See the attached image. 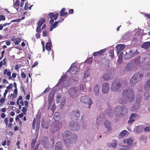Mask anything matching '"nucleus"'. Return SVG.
Masks as SVG:
<instances>
[{"mask_svg": "<svg viewBox=\"0 0 150 150\" xmlns=\"http://www.w3.org/2000/svg\"><path fill=\"white\" fill-rule=\"evenodd\" d=\"M100 63L102 64H104V65L106 67H109V63L110 62L109 60H107L105 58H102L99 60Z\"/></svg>", "mask_w": 150, "mask_h": 150, "instance_id": "obj_20", "label": "nucleus"}, {"mask_svg": "<svg viewBox=\"0 0 150 150\" xmlns=\"http://www.w3.org/2000/svg\"><path fill=\"white\" fill-rule=\"evenodd\" d=\"M106 50L105 49H104L102 50H101L98 52H93L92 55L94 57H96L98 56H100L104 54Z\"/></svg>", "mask_w": 150, "mask_h": 150, "instance_id": "obj_17", "label": "nucleus"}, {"mask_svg": "<svg viewBox=\"0 0 150 150\" xmlns=\"http://www.w3.org/2000/svg\"><path fill=\"white\" fill-rule=\"evenodd\" d=\"M109 56L112 58H114V54L113 50H110L109 51Z\"/></svg>", "mask_w": 150, "mask_h": 150, "instance_id": "obj_46", "label": "nucleus"}, {"mask_svg": "<svg viewBox=\"0 0 150 150\" xmlns=\"http://www.w3.org/2000/svg\"><path fill=\"white\" fill-rule=\"evenodd\" d=\"M99 88L97 85H96L94 87V92L95 95L98 96L99 95Z\"/></svg>", "mask_w": 150, "mask_h": 150, "instance_id": "obj_33", "label": "nucleus"}, {"mask_svg": "<svg viewBox=\"0 0 150 150\" xmlns=\"http://www.w3.org/2000/svg\"><path fill=\"white\" fill-rule=\"evenodd\" d=\"M20 20H21L20 19L18 18L17 19H15V20H13L11 21V23L15 22H18L20 21Z\"/></svg>", "mask_w": 150, "mask_h": 150, "instance_id": "obj_57", "label": "nucleus"}, {"mask_svg": "<svg viewBox=\"0 0 150 150\" xmlns=\"http://www.w3.org/2000/svg\"><path fill=\"white\" fill-rule=\"evenodd\" d=\"M144 73L141 72H139L135 73L133 75L136 79L140 81L143 76Z\"/></svg>", "mask_w": 150, "mask_h": 150, "instance_id": "obj_21", "label": "nucleus"}, {"mask_svg": "<svg viewBox=\"0 0 150 150\" xmlns=\"http://www.w3.org/2000/svg\"><path fill=\"white\" fill-rule=\"evenodd\" d=\"M93 58L91 57L87 59L85 61V62L88 64H91L92 62Z\"/></svg>", "mask_w": 150, "mask_h": 150, "instance_id": "obj_44", "label": "nucleus"}, {"mask_svg": "<svg viewBox=\"0 0 150 150\" xmlns=\"http://www.w3.org/2000/svg\"><path fill=\"white\" fill-rule=\"evenodd\" d=\"M53 118L55 121H59L61 119L60 114L58 112H55L53 116Z\"/></svg>", "mask_w": 150, "mask_h": 150, "instance_id": "obj_31", "label": "nucleus"}, {"mask_svg": "<svg viewBox=\"0 0 150 150\" xmlns=\"http://www.w3.org/2000/svg\"><path fill=\"white\" fill-rule=\"evenodd\" d=\"M144 89L148 91L150 89V79L147 80L144 87Z\"/></svg>", "mask_w": 150, "mask_h": 150, "instance_id": "obj_32", "label": "nucleus"}, {"mask_svg": "<svg viewBox=\"0 0 150 150\" xmlns=\"http://www.w3.org/2000/svg\"><path fill=\"white\" fill-rule=\"evenodd\" d=\"M121 86V83L119 81L116 80L112 82L111 86V89L115 92L118 91L120 90Z\"/></svg>", "mask_w": 150, "mask_h": 150, "instance_id": "obj_5", "label": "nucleus"}, {"mask_svg": "<svg viewBox=\"0 0 150 150\" xmlns=\"http://www.w3.org/2000/svg\"><path fill=\"white\" fill-rule=\"evenodd\" d=\"M109 89V85L108 83L107 82L104 83L102 86V91L103 93H107Z\"/></svg>", "mask_w": 150, "mask_h": 150, "instance_id": "obj_13", "label": "nucleus"}, {"mask_svg": "<svg viewBox=\"0 0 150 150\" xmlns=\"http://www.w3.org/2000/svg\"><path fill=\"white\" fill-rule=\"evenodd\" d=\"M78 91L75 88H71L69 90L68 93L71 98H75L76 97L78 94Z\"/></svg>", "mask_w": 150, "mask_h": 150, "instance_id": "obj_8", "label": "nucleus"}, {"mask_svg": "<svg viewBox=\"0 0 150 150\" xmlns=\"http://www.w3.org/2000/svg\"><path fill=\"white\" fill-rule=\"evenodd\" d=\"M45 20L43 18H40L37 22V24L39 26H41L45 22Z\"/></svg>", "mask_w": 150, "mask_h": 150, "instance_id": "obj_38", "label": "nucleus"}, {"mask_svg": "<svg viewBox=\"0 0 150 150\" xmlns=\"http://www.w3.org/2000/svg\"><path fill=\"white\" fill-rule=\"evenodd\" d=\"M90 75V72L88 71H86L84 72V74L83 76L84 79H86Z\"/></svg>", "mask_w": 150, "mask_h": 150, "instance_id": "obj_48", "label": "nucleus"}, {"mask_svg": "<svg viewBox=\"0 0 150 150\" xmlns=\"http://www.w3.org/2000/svg\"><path fill=\"white\" fill-rule=\"evenodd\" d=\"M137 116L136 114L135 113H132L131 114L129 117V120L128 121V123H131L135 121L134 118Z\"/></svg>", "mask_w": 150, "mask_h": 150, "instance_id": "obj_25", "label": "nucleus"}, {"mask_svg": "<svg viewBox=\"0 0 150 150\" xmlns=\"http://www.w3.org/2000/svg\"><path fill=\"white\" fill-rule=\"evenodd\" d=\"M54 94L53 93H50L48 97V104L49 106H51L53 100Z\"/></svg>", "mask_w": 150, "mask_h": 150, "instance_id": "obj_24", "label": "nucleus"}, {"mask_svg": "<svg viewBox=\"0 0 150 150\" xmlns=\"http://www.w3.org/2000/svg\"><path fill=\"white\" fill-rule=\"evenodd\" d=\"M35 122H36V120L35 119V118L33 120V123H32V128L33 129H34L35 127Z\"/></svg>", "mask_w": 150, "mask_h": 150, "instance_id": "obj_52", "label": "nucleus"}, {"mask_svg": "<svg viewBox=\"0 0 150 150\" xmlns=\"http://www.w3.org/2000/svg\"><path fill=\"white\" fill-rule=\"evenodd\" d=\"M41 27V26H39V25H38L36 30V31L38 33H40L41 32L42 30L40 28Z\"/></svg>", "mask_w": 150, "mask_h": 150, "instance_id": "obj_49", "label": "nucleus"}, {"mask_svg": "<svg viewBox=\"0 0 150 150\" xmlns=\"http://www.w3.org/2000/svg\"><path fill=\"white\" fill-rule=\"evenodd\" d=\"M123 142L125 143L127 142L128 145H131L133 142V141L132 139H124Z\"/></svg>", "mask_w": 150, "mask_h": 150, "instance_id": "obj_42", "label": "nucleus"}, {"mask_svg": "<svg viewBox=\"0 0 150 150\" xmlns=\"http://www.w3.org/2000/svg\"><path fill=\"white\" fill-rule=\"evenodd\" d=\"M48 17L50 19L54 18V19L56 20L59 16V15L57 13L54 14V13H50L48 14Z\"/></svg>", "mask_w": 150, "mask_h": 150, "instance_id": "obj_26", "label": "nucleus"}, {"mask_svg": "<svg viewBox=\"0 0 150 150\" xmlns=\"http://www.w3.org/2000/svg\"><path fill=\"white\" fill-rule=\"evenodd\" d=\"M141 47L147 51H150V42H144L142 45Z\"/></svg>", "mask_w": 150, "mask_h": 150, "instance_id": "obj_19", "label": "nucleus"}, {"mask_svg": "<svg viewBox=\"0 0 150 150\" xmlns=\"http://www.w3.org/2000/svg\"><path fill=\"white\" fill-rule=\"evenodd\" d=\"M122 95L124 97L127 98L132 102L134 101L135 98V95L134 90L130 88H127L123 90Z\"/></svg>", "mask_w": 150, "mask_h": 150, "instance_id": "obj_2", "label": "nucleus"}, {"mask_svg": "<svg viewBox=\"0 0 150 150\" xmlns=\"http://www.w3.org/2000/svg\"><path fill=\"white\" fill-rule=\"evenodd\" d=\"M55 150H63L62 144L61 142L58 141L55 144Z\"/></svg>", "mask_w": 150, "mask_h": 150, "instance_id": "obj_22", "label": "nucleus"}, {"mask_svg": "<svg viewBox=\"0 0 150 150\" xmlns=\"http://www.w3.org/2000/svg\"><path fill=\"white\" fill-rule=\"evenodd\" d=\"M28 2H26L25 4V5L24 7V10H26L28 9Z\"/></svg>", "mask_w": 150, "mask_h": 150, "instance_id": "obj_59", "label": "nucleus"}, {"mask_svg": "<svg viewBox=\"0 0 150 150\" xmlns=\"http://www.w3.org/2000/svg\"><path fill=\"white\" fill-rule=\"evenodd\" d=\"M26 108H27L25 107H23L22 109V110H21L23 112V114L24 115L26 113V111L27 110Z\"/></svg>", "mask_w": 150, "mask_h": 150, "instance_id": "obj_50", "label": "nucleus"}, {"mask_svg": "<svg viewBox=\"0 0 150 150\" xmlns=\"http://www.w3.org/2000/svg\"><path fill=\"white\" fill-rule=\"evenodd\" d=\"M21 75L22 76V77L24 79V78H25L26 75L23 72H21Z\"/></svg>", "mask_w": 150, "mask_h": 150, "instance_id": "obj_60", "label": "nucleus"}, {"mask_svg": "<svg viewBox=\"0 0 150 150\" xmlns=\"http://www.w3.org/2000/svg\"><path fill=\"white\" fill-rule=\"evenodd\" d=\"M78 68L76 66H75L72 64L69 69L67 71V72H70L71 74H75L77 72Z\"/></svg>", "mask_w": 150, "mask_h": 150, "instance_id": "obj_12", "label": "nucleus"}, {"mask_svg": "<svg viewBox=\"0 0 150 150\" xmlns=\"http://www.w3.org/2000/svg\"><path fill=\"white\" fill-rule=\"evenodd\" d=\"M38 136H36V138L35 139H33L31 143V149H33L34 147L35 146V144L36 143L37 141V139L38 138Z\"/></svg>", "mask_w": 150, "mask_h": 150, "instance_id": "obj_39", "label": "nucleus"}, {"mask_svg": "<svg viewBox=\"0 0 150 150\" xmlns=\"http://www.w3.org/2000/svg\"><path fill=\"white\" fill-rule=\"evenodd\" d=\"M77 136L76 134L72 133L69 130H66L64 132V136L63 140L64 143L67 145L68 143H75L76 142Z\"/></svg>", "mask_w": 150, "mask_h": 150, "instance_id": "obj_1", "label": "nucleus"}, {"mask_svg": "<svg viewBox=\"0 0 150 150\" xmlns=\"http://www.w3.org/2000/svg\"><path fill=\"white\" fill-rule=\"evenodd\" d=\"M118 102L119 103L121 104H124L127 103V102L126 100H125L124 97H121L118 100Z\"/></svg>", "mask_w": 150, "mask_h": 150, "instance_id": "obj_35", "label": "nucleus"}, {"mask_svg": "<svg viewBox=\"0 0 150 150\" xmlns=\"http://www.w3.org/2000/svg\"><path fill=\"white\" fill-rule=\"evenodd\" d=\"M142 99V97L140 95H137L136 97V98L135 100L136 104L137 105H139L140 106V102H141Z\"/></svg>", "mask_w": 150, "mask_h": 150, "instance_id": "obj_29", "label": "nucleus"}, {"mask_svg": "<svg viewBox=\"0 0 150 150\" xmlns=\"http://www.w3.org/2000/svg\"><path fill=\"white\" fill-rule=\"evenodd\" d=\"M0 18H1V20L3 21L5 20L6 19L5 17L3 15H0Z\"/></svg>", "mask_w": 150, "mask_h": 150, "instance_id": "obj_62", "label": "nucleus"}, {"mask_svg": "<svg viewBox=\"0 0 150 150\" xmlns=\"http://www.w3.org/2000/svg\"><path fill=\"white\" fill-rule=\"evenodd\" d=\"M17 96V95L15 93H13L11 94V96L12 98V100H13V98H16Z\"/></svg>", "mask_w": 150, "mask_h": 150, "instance_id": "obj_56", "label": "nucleus"}, {"mask_svg": "<svg viewBox=\"0 0 150 150\" xmlns=\"http://www.w3.org/2000/svg\"><path fill=\"white\" fill-rule=\"evenodd\" d=\"M80 115V111L79 110L73 111L70 113V116L72 119H74L76 120H77Z\"/></svg>", "mask_w": 150, "mask_h": 150, "instance_id": "obj_10", "label": "nucleus"}, {"mask_svg": "<svg viewBox=\"0 0 150 150\" xmlns=\"http://www.w3.org/2000/svg\"><path fill=\"white\" fill-rule=\"evenodd\" d=\"M6 74L8 76V79L9 80L12 79V77L15 78L16 77V74L15 73H13L12 74V76H11V72L9 71H8L7 69H5L4 72V74Z\"/></svg>", "mask_w": 150, "mask_h": 150, "instance_id": "obj_11", "label": "nucleus"}, {"mask_svg": "<svg viewBox=\"0 0 150 150\" xmlns=\"http://www.w3.org/2000/svg\"><path fill=\"white\" fill-rule=\"evenodd\" d=\"M11 40L15 45H18L21 42L22 39L20 38H16L15 37H13L11 38Z\"/></svg>", "mask_w": 150, "mask_h": 150, "instance_id": "obj_23", "label": "nucleus"}, {"mask_svg": "<svg viewBox=\"0 0 150 150\" xmlns=\"http://www.w3.org/2000/svg\"><path fill=\"white\" fill-rule=\"evenodd\" d=\"M103 79L105 81H108L111 79L110 75L108 73H105L103 76Z\"/></svg>", "mask_w": 150, "mask_h": 150, "instance_id": "obj_34", "label": "nucleus"}, {"mask_svg": "<svg viewBox=\"0 0 150 150\" xmlns=\"http://www.w3.org/2000/svg\"><path fill=\"white\" fill-rule=\"evenodd\" d=\"M67 76L65 75L62 76L60 79L59 80V82L57 84V86H59V85L61 83L62 84L64 83V81L65 80Z\"/></svg>", "mask_w": 150, "mask_h": 150, "instance_id": "obj_30", "label": "nucleus"}, {"mask_svg": "<svg viewBox=\"0 0 150 150\" xmlns=\"http://www.w3.org/2000/svg\"><path fill=\"white\" fill-rule=\"evenodd\" d=\"M125 47V45L122 44H117L116 45L115 48L116 49L117 53L118 55L121 51L123 50Z\"/></svg>", "mask_w": 150, "mask_h": 150, "instance_id": "obj_15", "label": "nucleus"}, {"mask_svg": "<svg viewBox=\"0 0 150 150\" xmlns=\"http://www.w3.org/2000/svg\"><path fill=\"white\" fill-rule=\"evenodd\" d=\"M62 127V123L60 122L54 123L51 125L50 126L51 132L54 133L61 128Z\"/></svg>", "mask_w": 150, "mask_h": 150, "instance_id": "obj_4", "label": "nucleus"}, {"mask_svg": "<svg viewBox=\"0 0 150 150\" xmlns=\"http://www.w3.org/2000/svg\"><path fill=\"white\" fill-rule=\"evenodd\" d=\"M65 8H62L60 11V15L61 16H63L66 15L68 13L67 12H65Z\"/></svg>", "mask_w": 150, "mask_h": 150, "instance_id": "obj_37", "label": "nucleus"}, {"mask_svg": "<svg viewBox=\"0 0 150 150\" xmlns=\"http://www.w3.org/2000/svg\"><path fill=\"white\" fill-rule=\"evenodd\" d=\"M140 106L139 105L136 104V103L134 105H132L130 108V110L132 111H134L137 109Z\"/></svg>", "mask_w": 150, "mask_h": 150, "instance_id": "obj_40", "label": "nucleus"}, {"mask_svg": "<svg viewBox=\"0 0 150 150\" xmlns=\"http://www.w3.org/2000/svg\"><path fill=\"white\" fill-rule=\"evenodd\" d=\"M47 35V31L44 30L43 31V36H46Z\"/></svg>", "mask_w": 150, "mask_h": 150, "instance_id": "obj_63", "label": "nucleus"}, {"mask_svg": "<svg viewBox=\"0 0 150 150\" xmlns=\"http://www.w3.org/2000/svg\"><path fill=\"white\" fill-rule=\"evenodd\" d=\"M127 131L126 130H123L120 133V135L121 137H123L126 134Z\"/></svg>", "mask_w": 150, "mask_h": 150, "instance_id": "obj_45", "label": "nucleus"}, {"mask_svg": "<svg viewBox=\"0 0 150 150\" xmlns=\"http://www.w3.org/2000/svg\"><path fill=\"white\" fill-rule=\"evenodd\" d=\"M123 54V53L122 52H121L118 58V59L117 60L118 63L120 64L122 63V55Z\"/></svg>", "mask_w": 150, "mask_h": 150, "instance_id": "obj_41", "label": "nucleus"}, {"mask_svg": "<svg viewBox=\"0 0 150 150\" xmlns=\"http://www.w3.org/2000/svg\"><path fill=\"white\" fill-rule=\"evenodd\" d=\"M135 52H133L131 50H130L129 53H126L124 55V57L125 59H129L133 57L135 55Z\"/></svg>", "mask_w": 150, "mask_h": 150, "instance_id": "obj_16", "label": "nucleus"}, {"mask_svg": "<svg viewBox=\"0 0 150 150\" xmlns=\"http://www.w3.org/2000/svg\"><path fill=\"white\" fill-rule=\"evenodd\" d=\"M104 125L107 128V130L108 132H110L111 130L110 123L109 121L106 120L104 122Z\"/></svg>", "mask_w": 150, "mask_h": 150, "instance_id": "obj_27", "label": "nucleus"}, {"mask_svg": "<svg viewBox=\"0 0 150 150\" xmlns=\"http://www.w3.org/2000/svg\"><path fill=\"white\" fill-rule=\"evenodd\" d=\"M8 119L7 117H6L4 119V122L5 123V125L6 126L8 125Z\"/></svg>", "mask_w": 150, "mask_h": 150, "instance_id": "obj_58", "label": "nucleus"}, {"mask_svg": "<svg viewBox=\"0 0 150 150\" xmlns=\"http://www.w3.org/2000/svg\"><path fill=\"white\" fill-rule=\"evenodd\" d=\"M74 10L72 9H70L69 11V14H72L74 13Z\"/></svg>", "mask_w": 150, "mask_h": 150, "instance_id": "obj_64", "label": "nucleus"}, {"mask_svg": "<svg viewBox=\"0 0 150 150\" xmlns=\"http://www.w3.org/2000/svg\"><path fill=\"white\" fill-rule=\"evenodd\" d=\"M20 5V1L19 0H16L15 2H14L13 6L15 7H16L18 8Z\"/></svg>", "mask_w": 150, "mask_h": 150, "instance_id": "obj_47", "label": "nucleus"}, {"mask_svg": "<svg viewBox=\"0 0 150 150\" xmlns=\"http://www.w3.org/2000/svg\"><path fill=\"white\" fill-rule=\"evenodd\" d=\"M13 86L12 83H10L9 86H7L6 88H7V89L8 90H10L11 89V88L13 87Z\"/></svg>", "mask_w": 150, "mask_h": 150, "instance_id": "obj_54", "label": "nucleus"}, {"mask_svg": "<svg viewBox=\"0 0 150 150\" xmlns=\"http://www.w3.org/2000/svg\"><path fill=\"white\" fill-rule=\"evenodd\" d=\"M145 98L146 100L149 98V94L148 92H147L144 94Z\"/></svg>", "mask_w": 150, "mask_h": 150, "instance_id": "obj_51", "label": "nucleus"}, {"mask_svg": "<svg viewBox=\"0 0 150 150\" xmlns=\"http://www.w3.org/2000/svg\"><path fill=\"white\" fill-rule=\"evenodd\" d=\"M42 143L44 147L47 148H49L50 144L48 141V138L46 137H44L43 138Z\"/></svg>", "mask_w": 150, "mask_h": 150, "instance_id": "obj_14", "label": "nucleus"}, {"mask_svg": "<svg viewBox=\"0 0 150 150\" xmlns=\"http://www.w3.org/2000/svg\"><path fill=\"white\" fill-rule=\"evenodd\" d=\"M49 91V88L48 87L46 88L44 91L42 93V94L43 95L45 94L46 93L48 92Z\"/></svg>", "mask_w": 150, "mask_h": 150, "instance_id": "obj_53", "label": "nucleus"}, {"mask_svg": "<svg viewBox=\"0 0 150 150\" xmlns=\"http://www.w3.org/2000/svg\"><path fill=\"white\" fill-rule=\"evenodd\" d=\"M81 102L83 103L88 105V108H90L92 102L89 97L83 96H81L80 99Z\"/></svg>", "mask_w": 150, "mask_h": 150, "instance_id": "obj_6", "label": "nucleus"}, {"mask_svg": "<svg viewBox=\"0 0 150 150\" xmlns=\"http://www.w3.org/2000/svg\"><path fill=\"white\" fill-rule=\"evenodd\" d=\"M134 64L130 62L127 64L124 68L123 71L124 72L133 71L134 69Z\"/></svg>", "mask_w": 150, "mask_h": 150, "instance_id": "obj_9", "label": "nucleus"}, {"mask_svg": "<svg viewBox=\"0 0 150 150\" xmlns=\"http://www.w3.org/2000/svg\"><path fill=\"white\" fill-rule=\"evenodd\" d=\"M128 112L127 108L125 106H117L115 107L114 113L118 117L125 116Z\"/></svg>", "mask_w": 150, "mask_h": 150, "instance_id": "obj_3", "label": "nucleus"}, {"mask_svg": "<svg viewBox=\"0 0 150 150\" xmlns=\"http://www.w3.org/2000/svg\"><path fill=\"white\" fill-rule=\"evenodd\" d=\"M42 127L43 128L47 129L48 128L50 123L49 122L43 120L42 122Z\"/></svg>", "mask_w": 150, "mask_h": 150, "instance_id": "obj_28", "label": "nucleus"}, {"mask_svg": "<svg viewBox=\"0 0 150 150\" xmlns=\"http://www.w3.org/2000/svg\"><path fill=\"white\" fill-rule=\"evenodd\" d=\"M38 64V62H37V61L35 62H34V64L33 65H32L31 67L32 68H33L34 67H35Z\"/></svg>", "mask_w": 150, "mask_h": 150, "instance_id": "obj_61", "label": "nucleus"}, {"mask_svg": "<svg viewBox=\"0 0 150 150\" xmlns=\"http://www.w3.org/2000/svg\"><path fill=\"white\" fill-rule=\"evenodd\" d=\"M64 20V19H63L62 18H61L60 20H59L55 22L52 25L53 27H54V28H55L56 27V25H57L58 23L61 21H62Z\"/></svg>", "mask_w": 150, "mask_h": 150, "instance_id": "obj_43", "label": "nucleus"}, {"mask_svg": "<svg viewBox=\"0 0 150 150\" xmlns=\"http://www.w3.org/2000/svg\"><path fill=\"white\" fill-rule=\"evenodd\" d=\"M69 127L71 130L76 131L80 128V126L76 121H71L70 122Z\"/></svg>", "mask_w": 150, "mask_h": 150, "instance_id": "obj_7", "label": "nucleus"}, {"mask_svg": "<svg viewBox=\"0 0 150 150\" xmlns=\"http://www.w3.org/2000/svg\"><path fill=\"white\" fill-rule=\"evenodd\" d=\"M52 45V42L51 40H50V42H48L46 43V49L48 51H50L51 50V45Z\"/></svg>", "mask_w": 150, "mask_h": 150, "instance_id": "obj_36", "label": "nucleus"}, {"mask_svg": "<svg viewBox=\"0 0 150 150\" xmlns=\"http://www.w3.org/2000/svg\"><path fill=\"white\" fill-rule=\"evenodd\" d=\"M144 130L146 132H149L150 131V127H147L144 128Z\"/></svg>", "mask_w": 150, "mask_h": 150, "instance_id": "obj_55", "label": "nucleus"}, {"mask_svg": "<svg viewBox=\"0 0 150 150\" xmlns=\"http://www.w3.org/2000/svg\"><path fill=\"white\" fill-rule=\"evenodd\" d=\"M139 81V80L136 79V77L133 76V77L130 80V83L131 86H134Z\"/></svg>", "mask_w": 150, "mask_h": 150, "instance_id": "obj_18", "label": "nucleus"}]
</instances>
